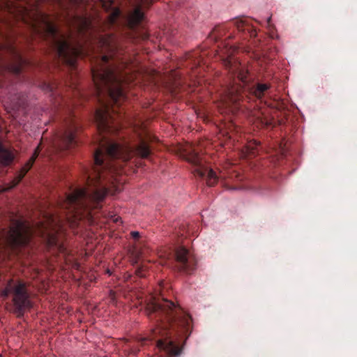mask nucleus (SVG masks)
<instances>
[{"mask_svg":"<svg viewBox=\"0 0 357 357\" xmlns=\"http://www.w3.org/2000/svg\"><path fill=\"white\" fill-rule=\"evenodd\" d=\"M1 48L6 49L13 57V61L8 63H3L0 61V70H8L15 75H19L22 73L23 68L26 65V61L11 44L3 45Z\"/></svg>","mask_w":357,"mask_h":357,"instance_id":"obj_12","label":"nucleus"},{"mask_svg":"<svg viewBox=\"0 0 357 357\" xmlns=\"http://www.w3.org/2000/svg\"><path fill=\"white\" fill-rule=\"evenodd\" d=\"M97 51L98 55L92 61L91 75L93 93L100 107L94 114L99 135L93 164L90 169H85L86 185L72 189L60 203L66 220L73 227L82 220L94 221L93 211L101 208L102 201L110 191L105 176L114 170L112 160L121 159L126 162L133 156L146 158L151 153L147 141L140 135L135 144L121 145L108 137L122 128V121L126 118L123 109L119 107L127 100L123 84L126 81L127 73L123 70L128 63L121 57L117 38L113 34L99 36Z\"/></svg>","mask_w":357,"mask_h":357,"instance_id":"obj_1","label":"nucleus"},{"mask_svg":"<svg viewBox=\"0 0 357 357\" xmlns=\"http://www.w3.org/2000/svg\"><path fill=\"white\" fill-rule=\"evenodd\" d=\"M33 232L32 227L29 224L20 220H15L7 232L6 243L12 249L25 246L29 244Z\"/></svg>","mask_w":357,"mask_h":357,"instance_id":"obj_8","label":"nucleus"},{"mask_svg":"<svg viewBox=\"0 0 357 357\" xmlns=\"http://www.w3.org/2000/svg\"><path fill=\"white\" fill-rule=\"evenodd\" d=\"M116 222H118V218H116L115 220H114Z\"/></svg>","mask_w":357,"mask_h":357,"instance_id":"obj_31","label":"nucleus"},{"mask_svg":"<svg viewBox=\"0 0 357 357\" xmlns=\"http://www.w3.org/2000/svg\"><path fill=\"white\" fill-rule=\"evenodd\" d=\"M224 47L220 50V56L222 58V63L229 73L236 77L238 81L243 84L247 82L248 70L234 57L233 54L236 49L232 45L225 44Z\"/></svg>","mask_w":357,"mask_h":357,"instance_id":"obj_9","label":"nucleus"},{"mask_svg":"<svg viewBox=\"0 0 357 357\" xmlns=\"http://www.w3.org/2000/svg\"><path fill=\"white\" fill-rule=\"evenodd\" d=\"M159 264L162 266H172L179 271L191 274L197 268V260L194 255L183 246L172 250L162 248L158 252Z\"/></svg>","mask_w":357,"mask_h":357,"instance_id":"obj_4","label":"nucleus"},{"mask_svg":"<svg viewBox=\"0 0 357 357\" xmlns=\"http://www.w3.org/2000/svg\"><path fill=\"white\" fill-rule=\"evenodd\" d=\"M130 236L133 239L137 240L139 238L140 234L138 231H132Z\"/></svg>","mask_w":357,"mask_h":357,"instance_id":"obj_23","label":"nucleus"},{"mask_svg":"<svg viewBox=\"0 0 357 357\" xmlns=\"http://www.w3.org/2000/svg\"><path fill=\"white\" fill-rule=\"evenodd\" d=\"M10 294L13 296V303L14 312L18 317H22L25 311L32 307L26 284L22 281H18L17 283L15 284L14 280L10 279L6 287L1 291L0 295L5 299L7 298Z\"/></svg>","mask_w":357,"mask_h":357,"instance_id":"obj_7","label":"nucleus"},{"mask_svg":"<svg viewBox=\"0 0 357 357\" xmlns=\"http://www.w3.org/2000/svg\"><path fill=\"white\" fill-rule=\"evenodd\" d=\"M0 357H2V356L0 354Z\"/></svg>","mask_w":357,"mask_h":357,"instance_id":"obj_32","label":"nucleus"},{"mask_svg":"<svg viewBox=\"0 0 357 357\" xmlns=\"http://www.w3.org/2000/svg\"><path fill=\"white\" fill-rule=\"evenodd\" d=\"M40 145H38L36 148L32 156L27 161V162L24 165V166L22 167L20 171L18 172L17 175L12 181V185H11L10 188H14L20 183V181L22 180V178L26 174V173L32 167L35 160H36V158H38V156L40 153Z\"/></svg>","mask_w":357,"mask_h":357,"instance_id":"obj_15","label":"nucleus"},{"mask_svg":"<svg viewBox=\"0 0 357 357\" xmlns=\"http://www.w3.org/2000/svg\"><path fill=\"white\" fill-rule=\"evenodd\" d=\"M70 1L75 5L82 4V3H84V2L85 1V0H70Z\"/></svg>","mask_w":357,"mask_h":357,"instance_id":"obj_25","label":"nucleus"},{"mask_svg":"<svg viewBox=\"0 0 357 357\" xmlns=\"http://www.w3.org/2000/svg\"><path fill=\"white\" fill-rule=\"evenodd\" d=\"M71 87H72L73 89H75V91L74 92L76 93V95H77V96H81V92L79 91V90L77 89V86L75 85V83H73V84H72Z\"/></svg>","mask_w":357,"mask_h":357,"instance_id":"obj_24","label":"nucleus"},{"mask_svg":"<svg viewBox=\"0 0 357 357\" xmlns=\"http://www.w3.org/2000/svg\"><path fill=\"white\" fill-rule=\"evenodd\" d=\"M259 144L256 142H255V147L252 146V144H250L247 149H248V152L249 154L250 155H254L255 154V147H257Z\"/></svg>","mask_w":357,"mask_h":357,"instance_id":"obj_22","label":"nucleus"},{"mask_svg":"<svg viewBox=\"0 0 357 357\" xmlns=\"http://www.w3.org/2000/svg\"><path fill=\"white\" fill-rule=\"evenodd\" d=\"M146 271V267L144 265H142V266L137 267L135 271L136 274L139 277H141V278L146 276V273H145Z\"/></svg>","mask_w":357,"mask_h":357,"instance_id":"obj_21","label":"nucleus"},{"mask_svg":"<svg viewBox=\"0 0 357 357\" xmlns=\"http://www.w3.org/2000/svg\"><path fill=\"white\" fill-rule=\"evenodd\" d=\"M31 33L44 40L57 64L61 63L73 73L77 68V58L84 54V48L79 43L70 42V36L61 33L49 15L37 11L30 22Z\"/></svg>","mask_w":357,"mask_h":357,"instance_id":"obj_3","label":"nucleus"},{"mask_svg":"<svg viewBox=\"0 0 357 357\" xmlns=\"http://www.w3.org/2000/svg\"><path fill=\"white\" fill-rule=\"evenodd\" d=\"M187 160L193 166L192 172L195 176L206 178L208 186H213L218 181L216 173L204 164L202 157L195 151L189 152Z\"/></svg>","mask_w":357,"mask_h":357,"instance_id":"obj_10","label":"nucleus"},{"mask_svg":"<svg viewBox=\"0 0 357 357\" xmlns=\"http://www.w3.org/2000/svg\"><path fill=\"white\" fill-rule=\"evenodd\" d=\"M79 129L75 119H71L67 123L64 131L61 133L54 142V146L58 150H70L75 148L78 142L76 139V132Z\"/></svg>","mask_w":357,"mask_h":357,"instance_id":"obj_11","label":"nucleus"},{"mask_svg":"<svg viewBox=\"0 0 357 357\" xmlns=\"http://www.w3.org/2000/svg\"><path fill=\"white\" fill-rule=\"evenodd\" d=\"M13 154L5 149L0 143V163L3 165H9L13 160Z\"/></svg>","mask_w":357,"mask_h":357,"instance_id":"obj_18","label":"nucleus"},{"mask_svg":"<svg viewBox=\"0 0 357 357\" xmlns=\"http://www.w3.org/2000/svg\"><path fill=\"white\" fill-rule=\"evenodd\" d=\"M139 349H131V352L134 354H136L138 352Z\"/></svg>","mask_w":357,"mask_h":357,"instance_id":"obj_28","label":"nucleus"},{"mask_svg":"<svg viewBox=\"0 0 357 357\" xmlns=\"http://www.w3.org/2000/svg\"><path fill=\"white\" fill-rule=\"evenodd\" d=\"M271 85L266 83H258L253 89L252 93L259 99L262 98L270 89Z\"/></svg>","mask_w":357,"mask_h":357,"instance_id":"obj_19","label":"nucleus"},{"mask_svg":"<svg viewBox=\"0 0 357 357\" xmlns=\"http://www.w3.org/2000/svg\"><path fill=\"white\" fill-rule=\"evenodd\" d=\"M242 91L243 87L236 83V81L232 84L227 86L221 96L222 105L226 107H230L231 105L237 104L242 97Z\"/></svg>","mask_w":357,"mask_h":357,"instance_id":"obj_13","label":"nucleus"},{"mask_svg":"<svg viewBox=\"0 0 357 357\" xmlns=\"http://www.w3.org/2000/svg\"><path fill=\"white\" fill-rule=\"evenodd\" d=\"M104 10L108 13L107 23L108 26L119 28L121 23V11L114 6V0H100Z\"/></svg>","mask_w":357,"mask_h":357,"instance_id":"obj_14","label":"nucleus"},{"mask_svg":"<svg viewBox=\"0 0 357 357\" xmlns=\"http://www.w3.org/2000/svg\"><path fill=\"white\" fill-rule=\"evenodd\" d=\"M146 313L154 326L146 337L139 342L144 345L148 341L158 338L156 347L170 357H178L182 351L179 347L185 342L192 331V318L179 305L164 298L152 297L146 303Z\"/></svg>","mask_w":357,"mask_h":357,"instance_id":"obj_2","label":"nucleus"},{"mask_svg":"<svg viewBox=\"0 0 357 357\" xmlns=\"http://www.w3.org/2000/svg\"><path fill=\"white\" fill-rule=\"evenodd\" d=\"M47 88L50 89V91H53V87L52 86L48 85Z\"/></svg>","mask_w":357,"mask_h":357,"instance_id":"obj_30","label":"nucleus"},{"mask_svg":"<svg viewBox=\"0 0 357 357\" xmlns=\"http://www.w3.org/2000/svg\"><path fill=\"white\" fill-rule=\"evenodd\" d=\"M238 32H242L244 36L250 37H255L257 31L252 26L250 25L248 20H237L234 22Z\"/></svg>","mask_w":357,"mask_h":357,"instance_id":"obj_17","label":"nucleus"},{"mask_svg":"<svg viewBox=\"0 0 357 357\" xmlns=\"http://www.w3.org/2000/svg\"><path fill=\"white\" fill-rule=\"evenodd\" d=\"M120 190H121V189L119 187L115 186V190H114L115 192H119Z\"/></svg>","mask_w":357,"mask_h":357,"instance_id":"obj_29","label":"nucleus"},{"mask_svg":"<svg viewBox=\"0 0 357 357\" xmlns=\"http://www.w3.org/2000/svg\"><path fill=\"white\" fill-rule=\"evenodd\" d=\"M259 123L263 127H269L272 125L271 119H268L265 116L258 117Z\"/></svg>","mask_w":357,"mask_h":357,"instance_id":"obj_20","label":"nucleus"},{"mask_svg":"<svg viewBox=\"0 0 357 357\" xmlns=\"http://www.w3.org/2000/svg\"><path fill=\"white\" fill-rule=\"evenodd\" d=\"M271 17H269L267 20H266V24L268 26H271Z\"/></svg>","mask_w":357,"mask_h":357,"instance_id":"obj_27","label":"nucleus"},{"mask_svg":"<svg viewBox=\"0 0 357 357\" xmlns=\"http://www.w3.org/2000/svg\"><path fill=\"white\" fill-rule=\"evenodd\" d=\"M46 222L45 223L40 222L34 232L43 238L50 250L67 257L70 252L60 235L63 231L61 220L49 216L47 218Z\"/></svg>","mask_w":357,"mask_h":357,"instance_id":"obj_6","label":"nucleus"},{"mask_svg":"<svg viewBox=\"0 0 357 357\" xmlns=\"http://www.w3.org/2000/svg\"><path fill=\"white\" fill-rule=\"evenodd\" d=\"M109 296H110L111 302L114 303V302H115V294H114V292L111 291Z\"/></svg>","mask_w":357,"mask_h":357,"instance_id":"obj_26","label":"nucleus"},{"mask_svg":"<svg viewBox=\"0 0 357 357\" xmlns=\"http://www.w3.org/2000/svg\"><path fill=\"white\" fill-rule=\"evenodd\" d=\"M75 24L77 32L83 36L91 32L93 29V22L88 16H76ZM91 34V33H89V35Z\"/></svg>","mask_w":357,"mask_h":357,"instance_id":"obj_16","label":"nucleus"},{"mask_svg":"<svg viewBox=\"0 0 357 357\" xmlns=\"http://www.w3.org/2000/svg\"><path fill=\"white\" fill-rule=\"evenodd\" d=\"M153 3V0H135L133 2L134 10L130 12L123 20L125 29L124 35L132 42L138 39L146 40L149 33L142 26L144 15L142 9L143 7H149Z\"/></svg>","mask_w":357,"mask_h":357,"instance_id":"obj_5","label":"nucleus"}]
</instances>
